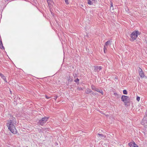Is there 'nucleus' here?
I'll return each mask as SVG.
<instances>
[{
  "label": "nucleus",
  "mask_w": 147,
  "mask_h": 147,
  "mask_svg": "<svg viewBox=\"0 0 147 147\" xmlns=\"http://www.w3.org/2000/svg\"><path fill=\"white\" fill-rule=\"evenodd\" d=\"M8 123L6 124L8 129L12 133L14 134H16V129L14 124L16 123V121L15 119H13L12 120H10L7 121Z\"/></svg>",
  "instance_id": "obj_1"
},
{
  "label": "nucleus",
  "mask_w": 147,
  "mask_h": 147,
  "mask_svg": "<svg viewBox=\"0 0 147 147\" xmlns=\"http://www.w3.org/2000/svg\"><path fill=\"white\" fill-rule=\"evenodd\" d=\"M140 34V33L138 31L133 32L130 35L131 38L130 40L133 41Z\"/></svg>",
  "instance_id": "obj_2"
},
{
  "label": "nucleus",
  "mask_w": 147,
  "mask_h": 147,
  "mask_svg": "<svg viewBox=\"0 0 147 147\" xmlns=\"http://www.w3.org/2000/svg\"><path fill=\"white\" fill-rule=\"evenodd\" d=\"M49 117H45L41 119L38 122V123L41 125H42L45 123L47 121Z\"/></svg>",
  "instance_id": "obj_3"
},
{
  "label": "nucleus",
  "mask_w": 147,
  "mask_h": 147,
  "mask_svg": "<svg viewBox=\"0 0 147 147\" xmlns=\"http://www.w3.org/2000/svg\"><path fill=\"white\" fill-rule=\"evenodd\" d=\"M129 97L123 95L121 96V100L124 103H126Z\"/></svg>",
  "instance_id": "obj_4"
},
{
  "label": "nucleus",
  "mask_w": 147,
  "mask_h": 147,
  "mask_svg": "<svg viewBox=\"0 0 147 147\" xmlns=\"http://www.w3.org/2000/svg\"><path fill=\"white\" fill-rule=\"evenodd\" d=\"M94 70L96 72H98L102 69V67L100 66H94Z\"/></svg>",
  "instance_id": "obj_5"
},
{
  "label": "nucleus",
  "mask_w": 147,
  "mask_h": 147,
  "mask_svg": "<svg viewBox=\"0 0 147 147\" xmlns=\"http://www.w3.org/2000/svg\"><path fill=\"white\" fill-rule=\"evenodd\" d=\"M87 3L90 5H93L95 3L96 0H87Z\"/></svg>",
  "instance_id": "obj_6"
},
{
  "label": "nucleus",
  "mask_w": 147,
  "mask_h": 147,
  "mask_svg": "<svg viewBox=\"0 0 147 147\" xmlns=\"http://www.w3.org/2000/svg\"><path fill=\"white\" fill-rule=\"evenodd\" d=\"M142 124L143 125H146L147 124V118H144L142 121Z\"/></svg>",
  "instance_id": "obj_7"
},
{
  "label": "nucleus",
  "mask_w": 147,
  "mask_h": 147,
  "mask_svg": "<svg viewBox=\"0 0 147 147\" xmlns=\"http://www.w3.org/2000/svg\"><path fill=\"white\" fill-rule=\"evenodd\" d=\"M97 135H98L99 136V138L102 139H106V136L102 134H98Z\"/></svg>",
  "instance_id": "obj_8"
},
{
  "label": "nucleus",
  "mask_w": 147,
  "mask_h": 147,
  "mask_svg": "<svg viewBox=\"0 0 147 147\" xmlns=\"http://www.w3.org/2000/svg\"><path fill=\"white\" fill-rule=\"evenodd\" d=\"M111 43V42L110 41H107V42H106L105 43V45L104 46L105 47V49H106V47H107V46L108 45L110 44Z\"/></svg>",
  "instance_id": "obj_9"
},
{
  "label": "nucleus",
  "mask_w": 147,
  "mask_h": 147,
  "mask_svg": "<svg viewBox=\"0 0 147 147\" xmlns=\"http://www.w3.org/2000/svg\"><path fill=\"white\" fill-rule=\"evenodd\" d=\"M96 91L98 92L101 94L102 95H103V93L102 92V90L100 89L99 90L98 88H97L96 89Z\"/></svg>",
  "instance_id": "obj_10"
},
{
  "label": "nucleus",
  "mask_w": 147,
  "mask_h": 147,
  "mask_svg": "<svg viewBox=\"0 0 147 147\" xmlns=\"http://www.w3.org/2000/svg\"><path fill=\"white\" fill-rule=\"evenodd\" d=\"M138 70L139 74H144V72L142 71V70L140 67H138Z\"/></svg>",
  "instance_id": "obj_11"
},
{
  "label": "nucleus",
  "mask_w": 147,
  "mask_h": 147,
  "mask_svg": "<svg viewBox=\"0 0 147 147\" xmlns=\"http://www.w3.org/2000/svg\"><path fill=\"white\" fill-rule=\"evenodd\" d=\"M0 48L1 49H4V47L3 46L2 42L0 40Z\"/></svg>",
  "instance_id": "obj_12"
},
{
  "label": "nucleus",
  "mask_w": 147,
  "mask_h": 147,
  "mask_svg": "<svg viewBox=\"0 0 147 147\" xmlns=\"http://www.w3.org/2000/svg\"><path fill=\"white\" fill-rule=\"evenodd\" d=\"M0 76L4 80H5V81H6V82H7V81L6 80V78H5V76H4L3 75V74H0Z\"/></svg>",
  "instance_id": "obj_13"
},
{
  "label": "nucleus",
  "mask_w": 147,
  "mask_h": 147,
  "mask_svg": "<svg viewBox=\"0 0 147 147\" xmlns=\"http://www.w3.org/2000/svg\"><path fill=\"white\" fill-rule=\"evenodd\" d=\"M91 92V90L89 89H86V93L87 94H88L90 93Z\"/></svg>",
  "instance_id": "obj_14"
},
{
  "label": "nucleus",
  "mask_w": 147,
  "mask_h": 147,
  "mask_svg": "<svg viewBox=\"0 0 147 147\" xmlns=\"http://www.w3.org/2000/svg\"><path fill=\"white\" fill-rule=\"evenodd\" d=\"M48 4H50L52 2L53 0H47Z\"/></svg>",
  "instance_id": "obj_15"
},
{
  "label": "nucleus",
  "mask_w": 147,
  "mask_h": 147,
  "mask_svg": "<svg viewBox=\"0 0 147 147\" xmlns=\"http://www.w3.org/2000/svg\"><path fill=\"white\" fill-rule=\"evenodd\" d=\"M141 78H144L145 77L144 74H139Z\"/></svg>",
  "instance_id": "obj_16"
},
{
  "label": "nucleus",
  "mask_w": 147,
  "mask_h": 147,
  "mask_svg": "<svg viewBox=\"0 0 147 147\" xmlns=\"http://www.w3.org/2000/svg\"><path fill=\"white\" fill-rule=\"evenodd\" d=\"M133 147H138V146H137V144H136L134 142L133 143Z\"/></svg>",
  "instance_id": "obj_17"
},
{
  "label": "nucleus",
  "mask_w": 147,
  "mask_h": 147,
  "mask_svg": "<svg viewBox=\"0 0 147 147\" xmlns=\"http://www.w3.org/2000/svg\"><path fill=\"white\" fill-rule=\"evenodd\" d=\"M123 93L125 94H127V92L126 90H124L123 91Z\"/></svg>",
  "instance_id": "obj_18"
},
{
  "label": "nucleus",
  "mask_w": 147,
  "mask_h": 147,
  "mask_svg": "<svg viewBox=\"0 0 147 147\" xmlns=\"http://www.w3.org/2000/svg\"><path fill=\"white\" fill-rule=\"evenodd\" d=\"M92 88L93 90L96 91V89L97 88H95V87L94 86H92Z\"/></svg>",
  "instance_id": "obj_19"
},
{
  "label": "nucleus",
  "mask_w": 147,
  "mask_h": 147,
  "mask_svg": "<svg viewBox=\"0 0 147 147\" xmlns=\"http://www.w3.org/2000/svg\"><path fill=\"white\" fill-rule=\"evenodd\" d=\"M128 145L130 147H131L132 146H133V143H132V142H130V143H129Z\"/></svg>",
  "instance_id": "obj_20"
},
{
  "label": "nucleus",
  "mask_w": 147,
  "mask_h": 147,
  "mask_svg": "<svg viewBox=\"0 0 147 147\" xmlns=\"http://www.w3.org/2000/svg\"><path fill=\"white\" fill-rule=\"evenodd\" d=\"M105 47H104V52L105 53H106V52L107 51V47H106V49H105Z\"/></svg>",
  "instance_id": "obj_21"
},
{
  "label": "nucleus",
  "mask_w": 147,
  "mask_h": 147,
  "mask_svg": "<svg viewBox=\"0 0 147 147\" xmlns=\"http://www.w3.org/2000/svg\"><path fill=\"white\" fill-rule=\"evenodd\" d=\"M140 98L139 96H137L136 98V100L138 101H139L140 100Z\"/></svg>",
  "instance_id": "obj_22"
},
{
  "label": "nucleus",
  "mask_w": 147,
  "mask_h": 147,
  "mask_svg": "<svg viewBox=\"0 0 147 147\" xmlns=\"http://www.w3.org/2000/svg\"><path fill=\"white\" fill-rule=\"evenodd\" d=\"M65 2L66 4H69L68 0H65Z\"/></svg>",
  "instance_id": "obj_23"
},
{
  "label": "nucleus",
  "mask_w": 147,
  "mask_h": 147,
  "mask_svg": "<svg viewBox=\"0 0 147 147\" xmlns=\"http://www.w3.org/2000/svg\"><path fill=\"white\" fill-rule=\"evenodd\" d=\"M79 81V80L78 78H77V79H76L75 80V82H78Z\"/></svg>",
  "instance_id": "obj_24"
},
{
  "label": "nucleus",
  "mask_w": 147,
  "mask_h": 147,
  "mask_svg": "<svg viewBox=\"0 0 147 147\" xmlns=\"http://www.w3.org/2000/svg\"><path fill=\"white\" fill-rule=\"evenodd\" d=\"M111 7H113V3H111Z\"/></svg>",
  "instance_id": "obj_25"
},
{
  "label": "nucleus",
  "mask_w": 147,
  "mask_h": 147,
  "mask_svg": "<svg viewBox=\"0 0 147 147\" xmlns=\"http://www.w3.org/2000/svg\"><path fill=\"white\" fill-rule=\"evenodd\" d=\"M46 98H49V97H48L47 96H46Z\"/></svg>",
  "instance_id": "obj_26"
},
{
  "label": "nucleus",
  "mask_w": 147,
  "mask_h": 147,
  "mask_svg": "<svg viewBox=\"0 0 147 147\" xmlns=\"http://www.w3.org/2000/svg\"><path fill=\"white\" fill-rule=\"evenodd\" d=\"M93 94V95H95V94L94 93H92Z\"/></svg>",
  "instance_id": "obj_27"
}]
</instances>
